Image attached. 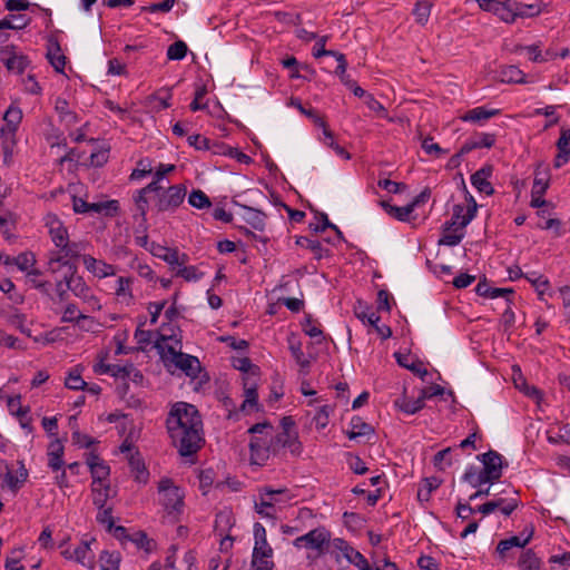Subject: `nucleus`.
<instances>
[{
    "label": "nucleus",
    "mask_w": 570,
    "mask_h": 570,
    "mask_svg": "<svg viewBox=\"0 0 570 570\" xmlns=\"http://www.w3.org/2000/svg\"><path fill=\"white\" fill-rule=\"evenodd\" d=\"M333 549L342 552L343 557L360 570H372L364 556L348 546V543L340 538L333 540Z\"/></svg>",
    "instance_id": "obj_11"
},
{
    "label": "nucleus",
    "mask_w": 570,
    "mask_h": 570,
    "mask_svg": "<svg viewBox=\"0 0 570 570\" xmlns=\"http://www.w3.org/2000/svg\"><path fill=\"white\" fill-rule=\"evenodd\" d=\"M134 279L131 277L120 276L117 279V286L115 288V295L119 299V302L130 305L134 303V294L131 289V285Z\"/></svg>",
    "instance_id": "obj_25"
},
{
    "label": "nucleus",
    "mask_w": 570,
    "mask_h": 570,
    "mask_svg": "<svg viewBox=\"0 0 570 570\" xmlns=\"http://www.w3.org/2000/svg\"><path fill=\"white\" fill-rule=\"evenodd\" d=\"M30 22V18L26 14H10L0 20V29H22Z\"/></svg>",
    "instance_id": "obj_43"
},
{
    "label": "nucleus",
    "mask_w": 570,
    "mask_h": 570,
    "mask_svg": "<svg viewBox=\"0 0 570 570\" xmlns=\"http://www.w3.org/2000/svg\"><path fill=\"white\" fill-rule=\"evenodd\" d=\"M234 367L239 370L244 376L258 377L259 368L254 365L248 357H239L234 361Z\"/></svg>",
    "instance_id": "obj_51"
},
{
    "label": "nucleus",
    "mask_w": 570,
    "mask_h": 570,
    "mask_svg": "<svg viewBox=\"0 0 570 570\" xmlns=\"http://www.w3.org/2000/svg\"><path fill=\"white\" fill-rule=\"evenodd\" d=\"M501 81L507 83H527L525 75L517 66H505L500 71Z\"/></svg>",
    "instance_id": "obj_38"
},
{
    "label": "nucleus",
    "mask_w": 570,
    "mask_h": 570,
    "mask_svg": "<svg viewBox=\"0 0 570 570\" xmlns=\"http://www.w3.org/2000/svg\"><path fill=\"white\" fill-rule=\"evenodd\" d=\"M186 196V188L183 185H174L164 189L157 198L156 207L159 212L176 209Z\"/></svg>",
    "instance_id": "obj_9"
},
{
    "label": "nucleus",
    "mask_w": 570,
    "mask_h": 570,
    "mask_svg": "<svg viewBox=\"0 0 570 570\" xmlns=\"http://www.w3.org/2000/svg\"><path fill=\"white\" fill-rule=\"evenodd\" d=\"M350 425L351 430L347 432V436L351 440L367 436L374 432L373 428L368 423L364 422L360 416L352 417Z\"/></svg>",
    "instance_id": "obj_31"
},
{
    "label": "nucleus",
    "mask_w": 570,
    "mask_h": 570,
    "mask_svg": "<svg viewBox=\"0 0 570 570\" xmlns=\"http://www.w3.org/2000/svg\"><path fill=\"white\" fill-rule=\"evenodd\" d=\"M55 109L58 112L60 120L63 121L66 125L71 126L78 122L77 114L70 110L69 104L66 99L57 98Z\"/></svg>",
    "instance_id": "obj_34"
},
{
    "label": "nucleus",
    "mask_w": 570,
    "mask_h": 570,
    "mask_svg": "<svg viewBox=\"0 0 570 570\" xmlns=\"http://www.w3.org/2000/svg\"><path fill=\"white\" fill-rule=\"evenodd\" d=\"M297 335L295 333H292L289 337H287V341L289 343V350L292 352L293 357L295 358L296 363L299 365V372L302 374H307L309 368V360L305 357L303 351H302V344L297 340Z\"/></svg>",
    "instance_id": "obj_23"
},
{
    "label": "nucleus",
    "mask_w": 570,
    "mask_h": 570,
    "mask_svg": "<svg viewBox=\"0 0 570 570\" xmlns=\"http://www.w3.org/2000/svg\"><path fill=\"white\" fill-rule=\"evenodd\" d=\"M242 380L245 399L240 407L243 411H250L257 406V386L259 379L256 376H244Z\"/></svg>",
    "instance_id": "obj_14"
},
{
    "label": "nucleus",
    "mask_w": 570,
    "mask_h": 570,
    "mask_svg": "<svg viewBox=\"0 0 570 570\" xmlns=\"http://www.w3.org/2000/svg\"><path fill=\"white\" fill-rule=\"evenodd\" d=\"M294 421L291 416H287V449L293 454H299L302 450V443L297 440V433L292 431Z\"/></svg>",
    "instance_id": "obj_56"
},
{
    "label": "nucleus",
    "mask_w": 570,
    "mask_h": 570,
    "mask_svg": "<svg viewBox=\"0 0 570 570\" xmlns=\"http://www.w3.org/2000/svg\"><path fill=\"white\" fill-rule=\"evenodd\" d=\"M299 326L302 331L309 337L323 338V331L318 327L317 321L313 318V315L311 313H304L303 318L299 321Z\"/></svg>",
    "instance_id": "obj_39"
},
{
    "label": "nucleus",
    "mask_w": 570,
    "mask_h": 570,
    "mask_svg": "<svg viewBox=\"0 0 570 570\" xmlns=\"http://www.w3.org/2000/svg\"><path fill=\"white\" fill-rule=\"evenodd\" d=\"M322 56H333V57L336 58L338 65L336 67L335 73L340 76L342 82L344 83L345 82L346 67H347V62H346L345 56L343 53L337 52V51L324 49V40H322V49L317 50L314 53V57H316V58H320Z\"/></svg>",
    "instance_id": "obj_30"
},
{
    "label": "nucleus",
    "mask_w": 570,
    "mask_h": 570,
    "mask_svg": "<svg viewBox=\"0 0 570 570\" xmlns=\"http://www.w3.org/2000/svg\"><path fill=\"white\" fill-rule=\"evenodd\" d=\"M451 452H452V449L446 448V449L439 451L434 455L433 464L438 470L444 471L448 466H450L452 464Z\"/></svg>",
    "instance_id": "obj_61"
},
{
    "label": "nucleus",
    "mask_w": 570,
    "mask_h": 570,
    "mask_svg": "<svg viewBox=\"0 0 570 570\" xmlns=\"http://www.w3.org/2000/svg\"><path fill=\"white\" fill-rule=\"evenodd\" d=\"M499 112V109L488 110L484 107H476L461 116V120L482 124L483 121L490 119L491 117L497 116Z\"/></svg>",
    "instance_id": "obj_28"
},
{
    "label": "nucleus",
    "mask_w": 570,
    "mask_h": 570,
    "mask_svg": "<svg viewBox=\"0 0 570 570\" xmlns=\"http://www.w3.org/2000/svg\"><path fill=\"white\" fill-rule=\"evenodd\" d=\"M478 459L482 462L485 474L495 480L501 478L502 456L498 452L490 450L487 453L478 455Z\"/></svg>",
    "instance_id": "obj_13"
},
{
    "label": "nucleus",
    "mask_w": 570,
    "mask_h": 570,
    "mask_svg": "<svg viewBox=\"0 0 570 570\" xmlns=\"http://www.w3.org/2000/svg\"><path fill=\"white\" fill-rule=\"evenodd\" d=\"M476 2L482 10L492 12L493 14L498 16L502 21L507 23L513 22V0H476Z\"/></svg>",
    "instance_id": "obj_10"
},
{
    "label": "nucleus",
    "mask_w": 570,
    "mask_h": 570,
    "mask_svg": "<svg viewBox=\"0 0 570 570\" xmlns=\"http://www.w3.org/2000/svg\"><path fill=\"white\" fill-rule=\"evenodd\" d=\"M2 59L9 70L18 73H22L29 65V60L26 56L14 51L6 52Z\"/></svg>",
    "instance_id": "obj_29"
},
{
    "label": "nucleus",
    "mask_w": 570,
    "mask_h": 570,
    "mask_svg": "<svg viewBox=\"0 0 570 570\" xmlns=\"http://www.w3.org/2000/svg\"><path fill=\"white\" fill-rule=\"evenodd\" d=\"M495 142V136L488 132H479L469 138L461 147V154H469L478 148H491Z\"/></svg>",
    "instance_id": "obj_21"
},
{
    "label": "nucleus",
    "mask_w": 570,
    "mask_h": 570,
    "mask_svg": "<svg viewBox=\"0 0 570 570\" xmlns=\"http://www.w3.org/2000/svg\"><path fill=\"white\" fill-rule=\"evenodd\" d=\"M296 244L301 247L311 249L315 258L321 259L323 257L324 248L318 240L301 236L296 239Z\"/></svg>",
    "instance_id": "obj_57"
},
{
    "label": "nucleus",
    "mask_w": 570,
    "mask_h": 570,
    "mask_svg": "<svg viewBox=\"0 0 570 570\" xmlns=\"http://www.w3.org/2000/svg\"><path fill=\"white\" fill-rule=\"evenodd\" d=\"M22 119V111L20 108L10 106L4 112L3 120L6 125L4 128H10L17 130Z\"/></svg>",
    "instance_id": "obj_50"
},
{
    "label": "nucleus",
    "mask_w": 570,
    "mask_h": 570,
    "mask_svg": "<svg viewBox=\"0 0 570 570\" xmlns=\"http://www.w3.org/2000/svg\"><path fill=\"white\" fill-rule=\"evenodd\" d=\"M62 269H65L66 286L70 292H72L76 297L87 303L92 309H100L101 305L99 299L94 295L85 279L77 274L76 261L69 262L67 265H61V271Z\"/></svg>",
    "instance_id": "obj_5"
},
{
    "label": "nucleus",
    "mask_w": 570,
    "mask_h": 570,
    "mask_svg": "<svg viewBox=\"0 0 570 570\" xmlns=\"http://www.w3.org/2000/svg\"><path fill=\"white\" fill-rule=\"evenodd\" d=\"M119 209L117 200H107L99 203H89L88 213L105 214L107 216L115 215Z\"/></svg>",
    "instance_id": "obj_42"
},
{
    "label": "nucleus",
    "mask_w": 570,
    "mask_h": 570,
    "mask_svg": "<svg viewBox=\"0 0 570 570\" xmlns=\"http://www.w3.org/2000/svg\"><path fill=\"white\" fill-rule=\"evenodd\" d=\"M431 9H432V3L430 1H428V0L417 1L413 9V14L415 17V21L419 24L424 26L429 20V17L431 14Z\"/></svg>",
    "instance_id": "obj_45"
},
{
    "label": "nucleus",
    "mask_w": 570,
    "mask_h": 570,
    "mask_svg": "<svg viewBox=\"0 0 570 570\" xmlns=\"http://www.w3.org/2000/svg\"><path fill=\"white\" fill-rule=\"evenodd\" d=\"M441 484L442 480L435 476L423 479L417 490V500L420 502H428L432 492L436 490Z\"/></svg>",
    "instance_id": "obj_32"
},
{
    "label": "nucleus",
    "mask_w": 570,
    "mask_h": 570,
    "mask_svg": "<svg viewBox=\"0 0 570 570\" xmlns=\"http://www.w3.org/2000/svg\"><path fill=\"white\" fill-rule=\"evenodd\" d=\"M95 541L94 538L82 540L80 544L73 549V560L83 567L94 568L95 554L90 549V543Z\"/></svg>",
    "instance_id": "obj_22"
},
{
    "label": "nucleus",
    "mask_w": 570,
    "mask_h": 570,
    "mask_svg": "<svg viewBox=\"0 0 570 570\" xmlns=\"http://www.w3.org/2000/svg\"><path fill=\"white\" fill-rule=\"evenodd\" d=\"M332 412H333V407L330 405H323L317 410V412L313 419L317 430H323L328 425L330 415Z\"/></svg>",
    "instance_id": "obj_59"
},
{
    "label": "nucleus",
    "mask_w": 570,
    "mask_h": 570,
    "mask_svg": "<svg viewBox=\"0 0 570 570\" xmlns=\"http://www.w3.org/2000/svg\"><path fill=\"white\" fill-rule=\"evenodd\" d=\"M493 167L491 165L483 166L471 176L472 186L485 195H492L494 188L492 187L489 178L492 176Z\"/></svg>",
    "instance_id": "obj_16"
},
{
    "label": "nucleus",
    "mask_w": 570,
    "mask_h": 570,
    "mask_svg": "<svg viewBox=\"0 0 570 570\" xmlns=\"http://www.w3.org/2000/svg\"><path fill=\"white\" fill-rule=\"evenodd\" d=\"M294 544L298 548L316 550L320 554L325 551L334 550L333 540H330V533L324 528L311 530L306 534L295 539Z\"/></svg>",
    "instance_id": "obj_8"
},
{
    "label": "nucleus",
    "mask_w": 570,
    "mask_h": 570,
    "mask_svg": "<svg viewBox=\"0 0 570 570\" xmlns=\"http://www.w3.org/2000/svg\"><path fill=\"white\" fill-rule=\"evenodd\" d=\"M110 488L104 483H91L92 503L98 508L102 509L109 498Z\"/></svg>",
    "instance_id": "obj_40"
},
{
    "label": "nucleus",
    "mask_w": 570,
    "mask_h": 570,
    "mask_svg": "<svg viewBox=\"0 0 570 570\" xmlns=\"http://www.w3.org/2000/svg\"><path fill=\"white\" fill-rule=\"evenodd\" d=\"M16 131L17 130H14V129L4 128V127H2L0 130L1 139H2V149L4 153L6 159L8 157H11V155H12V149L16 144V139H14Z\"/></svg>",
    "instance_id": "obj_52"
},
{
    "label": "nucleus",
    "mask_w": 570,
    "mask_h": 570,
    "mask_svg": "<svg viewBox=\"0 0 570 570\" xmlns=\"http://www.w3.org/2000/svg\"><path fill=\"white\" fill-rule=\"evenodd\" d=\"M540 13L541 7L539 4H525L513 0V22L517 18H532L539 16Z\"/></svg>",
    "instance_id": "obj_33"
},
{
    "label": "nucleus",
    "mask_w": 570,
    "mask_h": 570,
    "mask_svg": "<svg viewBox=\"0 0 570 570\" xmlns=\"http://www.w3.org/2000/svg\"><path fill=\"white\" fill-rule=\"evenodd\" d=\"M540 564V559L531 549L524 551L519 560L520 570H539Z\"/></svg>",
    "instance_id": "obj_49"
},
{
    "label": "nucleus",
    "mask_w": 570,
    "mask_h": 570,
    "mask_svg": "<svg viewBox=\"0 0 570 570\" xmlns=\"http://www.w3.org/2000/svg\"><path fill=\"white\" fill-rule=\"evenodd\" d=\"M396 362L400 366L410 370L412 373L419 375L420 377H424L428 374V370L424 366L423 362L419 360H411L410 355L395 353L394 354Z\"/></svg>",
    "instance_id": "obj_27"
},
{
    "label": "nucleus",
    "mask_w": 570,
    "mask_h": 570,
    "mask_svg": "<svg viewBox=\"0 0 570 570\" xmlns=\"http://www.w3.org/2000/svg\"><path fill=\"white\" fill-rule=\"evenodd\" d=\"M18 464L19 469L17 471L6 465V473L3 474V487H7L12 493H17L28 478L24 464L21 461Z\"/></svg>",
    "instance_id": "obj_12"
},
{
    "label": "nucleus",
    "mask_w": 570,
    "mask_h": 570,
    "mask_svg": "<svg viewBox=\"0 0 570 570\" xmlns=\"http://www.w3.org/2000/svg\"><path fill=\"white\" fill-rule=\"evenodd\" d=\"M82 368L80 366H75L68 373L66 377L65 385L70 390H85L87 387V383L81 377Z\"/></svg>",
    "instance_id": "obj_44"
},
{
    "label": "nucleus",
    "mask_w": 570,
    "mask_h": 570,
    "mask_svg": "<svg viewBox=\"0 0 570 570\" xmlns=\"http://www.w3.org/2000/svg\"><path fill=\"white\" fill-rule=\"evenodd\" d=\"M188 203L195 208L203 209L210 207L209 197L200 189H194L188 196Z\"/></svg>",
    "instance_id": "obj_55"
},
{
    "label": "nucleus",
    "mask_w": 570,
    "mask_h": 570,
    "mask_svg": "<svg viewBox=\"0 0 570 570\" xmlns=\"http://www.w3.org/2000/svg\"><path fill=\"white\" fill-rule=\"evenodd\" d=\"M82 263L88 272L96 277L104 278L115 275V266L104 261L96 259L90 255L82 256Z\"/></svg>",
    "instance_id": "obj_18"
},
{
    "label": "nucleus",
    "mask_w": 570,
    "mask_h": 570,
    "mask_svg": "<svg viewBox=\"0 0 570 570\" xmlns=\"http://www.w3.org/2000/svg\"><path fill=\"white\" fill-rule=\"evenodd\" d=\"M48 466L52 471L61 470L63 462V445L59 440L52 441L48 446Z\"/></svg>",
    "instance_id": "obj_24"
},
{
    "label": "nucleus",
    "mask_w": 570,
    "mask_h": 570,
    "mask_svg": "<svg viewBox=\"0 0 570 570\" xmlns=\"http://www.w3.org/2000/svg\"><path fill=\"white\" fill-rule=\"evenodd\" d=\"M86 463L89 466L92 476V483H104V481L107 480L110 473V469L106 462L97 454L92 452L89 453Z\"/></svg>",
    "instance_id": "obj_15"
},
{
    "label": "nucleus",
    "mask_w": 570,
    "mask_h": 570,
    "mask_svg": "<svg viewBox=\"0 0 570 570\" xmlns=\"http://www.w3.org/2000/svg\"><path fill=\"white\" fill-rule=\"evenodd\" d=\"M382 207L385 209V212L390 216H392L401 222H406L409 219V216L413 212L412 206H410V205H406L403 207H397V206L390 205L386 202H382Z\"/></svg>",
    "instance_id": "obj_48"
},
{
    "label": "nucleus",
    "mask_w": 570,
    "mask_h": 570,
    "mask_svg": "<svg viewBox=\"0 0 570 570\" xmlns=\"http://www.w3.org/2000/svg\"><path fill=\"white\" fill-rule=\"evenodd\" d=\"M158 502L163 507L166 514L173 518L174 521L184 511V491L174 484L169 478H163L158 482Z\"/></svg>",
    "instance_id": "obj_4"
},
{
    "label": "nucleus",
    "mask_w": 570,
    "mask_h": 570,
    "mask_svg": "<svg viewBox=\"0 0 570 570\" xmlns=\"http://www.w3.org/2000/svg\"><path fill=\"white\" fill-rule=\"evenodd\" d=\"M187 50V45L184 41L178 40L168 47L167 58L169 60H181L186 57Z\"/></svg>",
    "instance_id": "obj_60"
},
{
    "label": "nucleus",
    "mask_w": 570,
    "mask_h": 570,
    "mask_svg": "<svg viewBox=\"0 0 570 570\" xmlns=\"http://www.w3.org/2000/svg\"><path fill=\"white\" fill-rule=\"evenodd\" d=\"M255 546L253 550L252 566L255 570H271L272 548L266 540V530L261 523L254 524Z\"/></svg>",
    "instance_id": "obj_6"
},
{
    "label": "nucleus",
    "mask_w": 570,
    "mask_h": 570,
    "mask_svg": "<svg viewBox=\"0 0 570 570\" xmlns=\"http://www.w3.org/2000/svg\"><path fill=\"white\" fill-rule=\"evenodd\" d=\"M248 433L254 434L250 442V462L263 465L269 458L274 448V428L268 423H257L248 429Z\"/></svg>",
    "instance_id": "obj_3"
},
{
    "label": "nucleus",
    "mask_w": 570,
    "mask_h": 570,
    "mask_svg": "<svg viewBox=\"0 0 570 570\" xmlns=\"http://www.w3.org/2000/svg\"><path fill=\"white\" fill-rule=\"evenodd\" d=\"M549 187V173L548 168L541 169V165H539L535 169L533 186L531 189V194L543 196Z\"/></svg>",
    "instance_id": "obj_37"
},
{
    "label": "nucleus",
    "mask_w": 570,
    "mask_h": 570,
    "mask_svg": "<svg viewBox=\"0 0 570 570\" xmlns=\"http://www.w3.org/2000/svg\"><path fill=\"white\" fill-rule=\"evenodd\" d=\"M475 292L478 295L483 296V297H490V298L505 297L508 303H510V297L513 294L512 288H492V287H490L485 279L483 282H479V284L475 287Z\"/></svg>",
    "instance_id": "obj_26"
},
{
    "label": "nucleus",
    "mask_w": 570,
    "mask_h": 570,
    "mask_svg": "<svg viewBox=\"0 0 570 570\" xmlns=\"http://www.w3.org/2000/svg\"><path fill=\"white\" fill-rule=\"evenodd\" d=\"M43 223L55 246L47 253L46 272L56 275L61 271V265L80 257L81 246L69 239L67 227L56 214H47Z\"/></svg>",
    "instance_id": "obj_2"
},
{
    "label": "nucleus",
    "mask_w": 570,
    "mask_h": 570,
    "mask_svg": "<svg viewBox=\"0 0 570 570\" xmlns=\"http://www.w3.org/2000/svg\"><path fill=\"white\" fill-rule=\"evenodd\" d=\"M244 219L256 229H262L264 226L263 215L256 209L244 207Z\"/></svg>",
    "instance_id": "obj_63"
},
{
    "label": "nucleus",
    "mask_w": 570,
    "mask_h": 570,
    "mask_svg": "<svg viewBox=\"0 0 570 570\" xmlns=\"http://www.w3.org/2000/svg\"><path fill=\"white\" fill-rule=\"evenodd\" d=\"M161 357L166 364H173L175 367L181 370L187 376L197 377L200 371V363L197 357L177 352L171 346L167 347V350L163 352Z\"/></svg>",
    "instance_id": "obj_7"
},
{
    "label": "nucleus",
    "mask_w": 570,
    "mask_h": 570,
    "mask_svg": "<svg viewBox=\"0 0 570 570\" xmlns=\"http://www.w3.org/2000/svg\"><path fill=\"white\" fill-rule=\"evenodd\" d=\"M558 154L553 165L560 168L570 160V129L561 128L560 137L557 141Z\"/></svg>",
    "instance_id": "obj_19"
},
{
    "label": "nucleus",
    "mask_w": 570,
    "mask_h": 570,
    "mask_svg": "<svg viewBox=\"0 0 570 570\" xmlns=\"http://www.w3.org/2000/svg\"><path fill=\"white\" fill-rule=\"evenodd\" d=\"M465 208L463 205L456 204L453 206V213L451 220L446 222L445 230H451L452 228H458V230L463 232L464 228L460 227V223L465 218Z\"/></svg>",
    "instance_id": "obj_53"
},
{
    "label": "nucleus",
    "mask_w": 570,
    "mask_h": 570,
    "mask_svg": "<svg viewBox=\"0 0 570 570\" xmlns=\"http://www.w3.org/2000/svg\"><path fill=\"white\" fill-rule=\"evenodd\" d=\"M151 253L166 262L171 268L181 266L188 261V256L186 254H179L177 249L164 247L160 245H157V247L154 248Z\"/></svg>",
    "instance_id": "obj_20"
},
{
    "label": "nucleus",
    "mask_w": 570,
    "mask_h": 570,
    "mask_svg": "<svg viewBox=\"0 0 570 570\" xmlns=\"http://www.w3.org/2000/svg\"><path fill=\"white\" fill-rule=\"evenodd\" d=\"M283 288H274L268 295V305L266 313L269 315L277 314L285 305V297L282 295Z\"/></svg>",
    "instance_id": "obj_41"
},
{
    "label": "nucleus",
    "mask_w": 570,
    "mask_h": 570,
    "mask_svg": "<svg viewBox=\"0 0 570 570\" xmlns=\"http://www.w3.org/2000/svg\"><path fill=\"white\" fill-rule=\"evenodd\" d=\"M166 428L171 444L184 458L194 456L203 446V422L197 407L177 402L166 419Z\"/></svg>",
    "instance_id": "obj_1"
},
{
    "label": "nucleus",
    "mask_w": 570,
    "mask_h": 570,
    "mask_svg": "<svg viewBox=\"0 0 570 570\" xmlns=\"http://www.w3.org/2000/svg\"><path fill=\"white\" fill-rule=\"evenodd\" d=\"M128 541L132 542L138 549H141L146 552H150L155 547L154 540L149 539L147 533L144 531H136L130 537H128Z\"/></svg>",
    "instance_id": "obj_47"
},
{
    "label": "nucleus",
    "mask_w": 570,
    "mask_h": 570,
    "mask_svg": "<svg viewBox=\"0 0 570 570\" xmlns=\"http://www.w3.org/2000/svg\"><path fill=\"white\" fill-rule=\"evenodd\" d=\"M464 237V232L452 228L451 230L443 229L442 237L439 240V245L456 246L461 243Z\"/></svg>",
    "instance_id": "obj_54"
},
{
    "label": "nucleus",
    "mask_w": 570,
    "mask_h": 570,
    "mask_svg": "<svg viewBox=\"0 0 570 570\" xmlns=\"http://www.w3.org/2000/svg\"><path fill=\"white\" fill-rule=\"evenodd\" d=\"M490 504L493 505V512L500 510V512L509 517L519 505V499L517 495L512 498H495L490 500Z\"/></svg>",
    "instance_id": "obj_36"
},
{
    "label": "nucleus",
    "mask_w": 570,
    "mask_h": 570,
    "mask_svg": "<svg viewBox=\"0 0 570 570\" xmlns=\"http://www.w3.org/2000/svg\"><path fill=\"white\" fill-rule=\"evenodd\" d=\"M424 401L421 394L416 399H410L404 395L395 401V405L406 414H415L424 407Z\"/></svg>",
    "instance_id": "obj_35"
},
{
    "label": "nucleus",
    "mask_w": 570,
    "mask_h": 570,
    "mask_svg": "<svg viewBox=\"0 0 570 570\" xmlns=\"http://www.w3.org/2000/svg\"><path fill=\"white\" fill-rule=\"evenodd\" d=\"M12 262H14V265L20 271L26 272V271L29 269V267L35 265L36 258H35V255L32 253L24 252V253L19 254L17 257H13Z\"/></svg>",
    "instance_id": "obj_64"
},
{
    "label": "nucleus",
    "mask_w": 570,
    "mask_h": 570,
    "mask_svg": "<svg viewBox=\"0 0 570 570\" xmlns=\"http://www.w3.org/2000/svg\"><path fill=\"white\" fill-rule=\"evenodd\" d=\"M462 186L465 191V200L468 202L469 205H468V208L465 212V218L463 222L460 223V227L465 228L471 223V220L475 217L476 210H478V204H476L475 199L473 198V196L466 189V186H465V183L463 179H462Z\"/></svg>",
    "instance_id": "obj_46"
},
{
    "label": "nucleus",
    "mask_w": 570,
    "mask_h": 570,
    "mask_svg": "<svg viewBox=\"0 0 570 570\" xmlns=\"http://www.w3.org/2000/svg\"><path fill=\"white\" fill-rule=\"evenodd\" d=\"M153 173L151 160L148 158L140 159L136 168L130 175L131 180H138Z\"/></svg>",
    "instance_id": "obj_62"
},
{
    "label": "nucleus",
    "mask_w": 570,
    "mask_h": 570,
    "mask_svg": "<svg viewBox=\"0 0 570 570\" xmlns=\"http://www.w3.org/2000/svg\"><path fill=\"white\" fill-rule=\"evenodd\" d=\"M288 106L296 108L302 115L306 116L307 118L312 119L315 124V118H321L314 108L311 107L308 104H303L299 98L292 97L289 101L287 102Z\"/></svg>",
    "instance_id": "obj_58"
},
{
    "label": "nucleus",
    "mask_w": 570,
    "mask_h": 570,
    "mask_svg": "<svg viewBox=\"0 0 570 570\" xmlns=\"http://www.w3.org/2000/svg\"><path fill=\"white\" fill-rule=\"evenodd\" d=\"M533 527H530L529 529L525 528L519 535H513L509 539L501 540L498 543L497 551L501 556H504V553L513 547L523 548L530 542V540L533 537Z\"/></svg>",
    "instance_id": "obj_17"
}]
</instances>
